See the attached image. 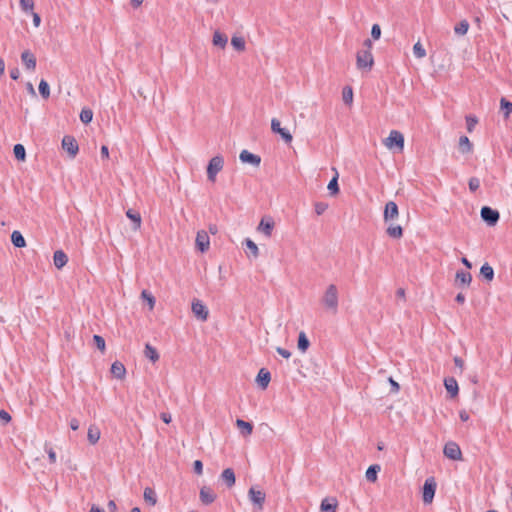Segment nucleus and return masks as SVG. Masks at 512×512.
I'll list each match as a JSON object with an SVG mask.
<instances>
[{
	"instance_id": "36",
	"label": "nucleus",
	"mask_w": 512,
	"mask_h": 512,
	"mask_svg": "<svg viewBox=\"0 0 512 512\" xmlns=\"http://www.w3.org/2000/svg\"><path fill=\"white\" fill-rule=\"evenodd\" d=\"M459 147L462 153H469L472 150V144L467 136L459 138Z\"/></svg>"
},
{
	"instance_id": "20",
	"label": "nucleus",
	"mask_w": 512,
	"mask_h": 512,
	"mask_svg": "<svg viewBox=\"0 0 512 512\" xmlns=\"http://www.w3.org/2000/svg\"><path fill=\"white\" fill-rule=\"evenodd\" d=\"M337 500L332 499H323L320 505L321 512H336L337 510Z\"/></svg>"
},
{
	"instance_id": "63",
	"label": "nucleus",
	"mask_w": 512,
	"mask_h": 512,
	"mask_svg": "<svg viewBox=\"0 0 512 512\" xmlns=\"http://www.w3.org/2000/svg\"><path fill=\"white\" fill-rule=\"evenodd\" d=\"M100 153H101V156H102L103 158H108V157H109V149H108V147H107V146H105V145H103V146L101 147V151H100Z\"/></svg>"
},
{
	"instance_id": "40",
	"label": "nucleus",
	"mask_w": 512,
	"mask_h": 512,
	"mask_svg": "<svg viewBox=\"0 0 512 512\" xmlns=\"http://www.w3.org/2000/svg\"><path fill=\"white\" fill-rule=\"evenodd\" d=\"M500 108L504 113V117L508 118L512 113V102L506 100L505 98H501L500 100Z\"/></svg>"
},
{
	"instance_id": "57",
	"label": "nucleus",
	"mask_w": 512,
	"mask_h": 512,
	"mask_svg": "<svg viewBox=\"0 0 512 512\" xmlns=\"http://www.w3.org/2000/svg\"><path fill=\"white\" fill-rule=\"evenodd\" d=\"M276 351H277V353H278L279 355H281L283 358L288 359V358H290V356H291V352H290L289 350L285 349V348L278 347V348L276 349Z\"/></svg>"
},
{
	"instance_id": "29",
	"label": "nucleus",
	"mask_w": 512,
	"mask_h": 512,
	"mask_svg": "<svg viewBox=\"0 0 512 512\" xmlns=\"http://www.w3.org/2000/svg\"><path fill=\"white\" fill-rule=\"evenodd\" d=\"M378 464L370 465L366 470L365 477L369 482H375L377 480L378 472L380 471Z\"/></svg>"
},
{
	"instance_id": "18",
	"label": "nucleus",
	"mask_w": 512,
	"mask_h": 512,
	"mask_svg": "<svg viewBox=\"0 0 512 512\" xmlns=\"http://www.w3.org/2000/svg\"><path fill=\"white\" fill-rule=\"evenodd\" d=\"M221 479L225 482L228 488L235 485L236 477L235 472L232 468H226L221 474Z\"/></svg>"
},
{
	"instance_id": "25",
	"label": "nucleus",
	"mask_w": 512,
	"mask_h": 512,
	"mask_svg": "<svg viewBox=\"0 0 512 512\" xmlns=\"http://www.w3.org/2000/svg\"><path fill=\"white\" fill-rule=\"evenodd\" d=\"M386 233L393 239H400L403 236V228L400 225L390 224L386 229Z\"/></svg>"
},
{
	"instance_id": "27",
	"label": "nucleus",
	"mask_w": 512,
	"mask_h": 512,
	"mask_svg": "<svg viewBox=\"0 0 512 512\" xmlns=\"http://www.w3.org/2000/svg\"><path fill=\"white\" fill-rule=\"evenodd\" d=\"M333 170L335 171V175L329 181L327 189L331 195H336L339 193V184H338L339 174L335 168H333Z\"/></svg>"
},
{
	"instance_id": "1",
	"label": "nucleus",
	"mask_w": 512,
	"mask_h": 512,
	"mask_svg": "<svg viewBox=\"0 0 512 512\" xmlns=\"http://www.w3.org/2000/svg\"><path fill=\"white\" fill-rule=\"evenodd\" d=\"M323 306L333 314L338 312L339 295L336 285L330 284L322 297Z\"/></svg>"
},
{
	"instance_id": "48",
	"label": "nucleus",
	"mask_w": 512,
	"mask_h": 512,
	"mask_svg": "<svg viewBox=\"0 0 512 512\" xmlns=\"http://www.w3.org/2000/svg\"><path fill=\"white\" fill-rule=\"evenodd\" d=\"M231 44L238 51H242L245 49V41L242 37H232Z\"/></svg>"
},
{
	"instance_id": "41",
	"label": "nucleus",
	"mask_w": 512,
	"mask_h": 512,
	"mask_svg": "<svg viewBox=\"0 0 512 512\" xmlns=\"http://www.w3.org/2000/svg\"><path fill=\"white\" fill-rule=\"evenodd\" d=\"M39 93L44 99H48L50 96V86L48 82L42 79L39 83Z\"/></svg>"
},
{
	"instance_id": "9",
	"label": "nucleus",
	"mask_w": 512,
	"mask_h": 512,
	"mask_svg": "<svg viewBox=\"0 0 512 512\" xmlns=\"http://www.w3.org/2000/svg\"><path fill=\"white\" fill-rule=\"evenodd\" d=\"M192 312L195 317L201 321H206L209 315L208 308L200 300H194L192 302Z\"/></svg>"
},
{
	"instance_id": "12",
	"label": "nucleus",
	"mask_w": 512,
	"mask_h": 512,
	"mask_svg": "<svg viewBox=\"0 0 512 512\" xmlns=\"http://www.w3.org/2000/svg\"><path fill=\"white\" fill-rule=\"evenodd\" d=\"M248 496L250 501L257 505L259 509L263 508V504L265 502V493L261 490H256L255 488L251 487L248 491Z\"/></svg>"
},
{
	"instance_id": "50",
	"label": "nucleus",
	"mask_w": 512,
	"mask_h": 512,
	"mask_svg": "<svg viewBox=\"0 0 512 512\" xmlns=\"http://www.w3.org/2000/svg\"><path fill=\"white\" fill-rule=\"evenodd\" d=\"M93 342L95 344V346L101 351V352H104L105 351V340L102 336L100 335H94L93 336Z\"/></svg>"
},
{
	"instance_id": "8",
	"label": "nucleus",
	"mask_w": 512,
	"mask_h": 512,
	"mask_svg": "<svg viewBox=\"0 0 512 512\" xmlns=\"http://www.w3.org/2000/svg\"><path fill=\"white\" fill-rule=\"evenodd\" d=\"M62 147L65 151H67L71 158H74L79 151V146L76 139L70 135H66L63 137Z\"/></svg>"
},
{
	"instance_id": "21",
	"label": "nucleus",
	"mask_w": 512,
	"mask_h": 512,
	"mask_svg": "<svg viewBox=\"0 0 512 512\" xmlns=\"http://www.w3.org/2000/svg\"><path fill=\"white\" fill-rule=\"evenodd\" d=\"M274 228V222L272 219H262L258 226V230L261 231L265 236L270 237Z\"/></svg>"
},
{
	"instance_id": "5",
	"label": "nucleus",
	"mask_w": 512,
	"mask_h": 512,
	"mask_svg": "<svg viewBox=\"0 0 512 512\" xmlns=\"http://www.w3.org/2000/svg\"><path fill=\"white\" fill-rule=\"evenodd\" d=\"M385 146L389 149L397 148L403 150L404 148V136L397 130H392L389 136L385 140Z\"/></svg>"
},
{
	"instance_id": "31",
	"label": "nucleus",
	"mask_w": 512,
	"mask_h": 512,
	"mask_svg": "<svg viewBox=\"0 0 512 512\" xmlns=\"http://www.w3.org/2000/svg\"><path fill=\"white\" fill-rule=\"evenodd\" d=\"M480 275L490 282L494 278V269L488 263H485L480 268Z\"/></svg>"
},
{
	"instance_id": "46",
	"label": "nucleus",
	"mask_w": 512,
	"mask_h": 512,
	"mask_svg": "<svg viewBox=\"0 0 512 512\" xmlns=\"http://www.w3.org/2000/svg\"><path fill=\"white\" fill-rule=\"evenodd\" d=\"M343 101L345 104H351L353 101V90L350 86H345L342 91Z\"/></svg>"
},
{
	"instance_id": "4",
	"label": "nucleus",
	"mask_w": 512,
	"mask_h": 512,
	"mask_svg": "<svg viewBox=\"0 0 512 512\" xmlns=\"http://www.w3.org/2000/svg\"><path fill=\"white\" fill-rule=\"evenodd\" d=\"M436 488H437V483H436L434 477H428L425 480L423 489H422V499H423L424 504L432 503L434 496H435Z\"/></svg>"
},
{
	"instance_id": "42",
	"label": "nucleus",
	"mask_w": 512,
	"mask_h": 512,
	"mask_svg": "<svg viewBox=\"0 0 512 512\" xmlns=\"http://www.w3.org/2000/svg\"><path fill=\"white\" fill-rule=\"evenodd\" d=\"M93 119V111L89 108H83L80 112V120L84 124H89Z\"/></svg>"
},
{
	"instance_id": "19",
	"label": "nucleus",
	"mask_w": 512,
	"mask_h": 512,
	"mask_svg": "<svg viewBox=\"0 0 512 512\" xmlns=\"http://www.w3.org/2000/svg\"><path fill=\"white\" fill-rule=\"evenodd\" d=\"M53 262L56 268L61 269L67 264L68 257L62 250H57L54 252Z\"/></svg>"
},
{
	"instance_id": "64",
	"label": "nucleus",
	"mask_w": 512,
	"mask_h": 512,
	"mask_svg": "<svg viewBox=\"0 0 512 512\" xmlns=\"http://www.w3.org/2000/svg\"><path fill=\"white\" fill-rule=\"evenodd\" d=\"M90 512H105L103 508L99 507V506H96V505H92L91 509H90Z\"/></svg>"
},
{
	"instance_id": "6",
	"label": "nucleus",
	"mask_w": 512,
	"mask_h": 512,
	"mask_svg": "<svg viewBox=\"0 0 512 512\" xmlns=\"http://www.w3.org/2000/svg\"><path fill=\"white\" fill-rule=\"evenodd\" d=\"M480 214L482 220L489 226L496 225L500 218L499 212L489 206H483Z\"/></svg>"
},
{
	"instance_id": "38",
	"label": "nucleus",
	"mask_w": 512,
	"mask_h": 512,
	"mask_svg": "<svg viewBox=\"0 0 512 512\" xmlns=\"http://www.w3.org/2000/svg\"><path fill=\"white\" fill-rule=\"evenodd\" d=\"M14 156L19 161H24L26 158V150L22 144H16L13 148Z\"/></svg>"
},
{
	"instance_id": "58",
	"label": "nucleus",
	"mask_w": 512,
	"mask_h": 512,
	"mask_svg": "<svg viewBox=\"0 0 512 512\" xmlns=\"http://www.w3.org/2000/svg\"><path fill=\"white\" fill-rule=\"evenodd\" d=\"M10 77L13 80H18L20 77V70L18 68H13L10 70Z\"/></svg>"
},
{
	"instance_id": "24",
	"label": "nucleus",
	"mask_w": 512,
	"mask_h": 512,
	"mask_svg": "<svg viewBox=\"0 0 512 512\" xmlns=\"http://www.w3.org/2000/svg\"><path fill=\"white\" fill-rule=\"evenodd\" d=\"M144 355L146 358H148L151 362L155 363L159 360V353L156 350L155 347H153L151 344L147 343L144 348Z\"/></svg>"
},
{
	"instance_id": "11",
	"label": "nucleus",
	"mask_w": 512,
	"mask_h": 512,
	"mask_svg": "<svg viewBox=\"0 0 512 512\" xmlns=\"http://www.w3.org/2000/svg\"><path fill=\"white\" fill-rule=\"evenodd\" d=\"M399 217L398 205L394 201H389L385 205L383 219L385 222L396 220Z\"/></svg>"
},
{
	"instance_id": "23",
	"label": "nucleus",
	"mask_w": 512,
	"mask_h": 512,
	"mask_svg": "<svg viewBox=\"0 0 512 512\" xmlns=\"http://www.w3.org/2000/svg\"><path fill=\"white\" fill-rule=\"evenodd\" d=\"M196 245L201 252H205L209 248V237L206 233H198L196 237Z\"/></svg>"
},
{
	"instance_id": "45",
	"label": "nucleus",
	"mask_w": 512,
	"mask_h": 512,
	"mask_svg": "<svg viewBox=\"0 0 512 512\" xmlns=\"http://www.w3.org/2000/svg\"><path fill=\"white\" fill-rule=\"evenodd\" d=\"M413 54L416 58H424L426 56V50L420 42H417L413 46Z\"/></svg>"
},
{
	"instance_id": "44",
	"label": "nucleus",
	"mask_w": 512,
	"mask_h": 512,
	"mask_svg": "<svg viewBox=\"0 0 512 512\" xmlns=\"http://www.w3.org/2000/svg\"><path fill=\"white\" fill-rule=\"evenodd\" d=\"M141 298L147 302V304L149 305V308L150 310H152L155 306V303H156V300H155V297L149 293L148 291L146 290H143L141 292Z\"/></svg>"
},
{
	"instance_id": "10",
	"label": "nucleus",
	"mask_w": 512,
	"mask_h": 512,
	"mask_svg": "<svg viewBox=\"0 0 512 512\" xmlns=\"http://www.w3.org/2000/svg\"><path fill=\"white\" fill-rule=\"evenodd\" d=\"M271 129L274 133L279 134L286 143H290L292 141V134L289 130L281 127L280 121L277 118H273L271 120Z\"/></svg>"
},
{
	"instance_id": "39",
	"label": "nucleus",
	"mask_w": 512,
	"mask_h": 512,
	"mask_svg": "<svg viewBox=\"0 0 512 512\" xmlns=\"http://www.w3.org/2000/svg\"><path fill=\"white\" fill-rule=\"evenodd\" d=\"M469 29V22L467 20L460 21L455 27L454 32L457 35H465L468 32Z\"/></svg>"
},
{
	"instance_id": "17",
	"label": "nucleus",
	"mask_w": 512,
	"mask_h": 512,
	"mask_svg": "<svg viewBox=\"0 0 512 512\" xmlns=\"http://www.w3.org/2000/svg\"><path fill=\"white\" fill-rule=\"evenodd\" d=\"M444 386L452 398L458 395L459 387L454 377L446 378L444 380Z\"/></svg>"
},
{
	"instance_id": "26",
	"label": "nucleus",
	"mask_w": 512,
	"mask_h": 512,
	"mask_svg": "<svg viewBox=\"0 0 512 512\" xmlns=\"http://www.w3.org/2000/svg\"><path fill=\"white\" fill-rule=\"evenodd\" d=\"M11 242L16 248H23L26 246V241L21 232L15 230L11 234Z\"/></svg>"
},
{
	"instance_id": "22",
	"label": "nucleus",
	"mask_w": 512,
	"mask_h": 512,
	"mask_svg": "<svg viewBox=\"0 0 512 512\" xmlns=\"http://www.w3.org/2000/svg\"><path fill=\"white\" fill-rule=\"evenodd\" d=\"M111 373L117 379H122L125 376L126 368L121 362L115 361L111 365Z\"/></svg>"
},
{
	"instance_id": "32",
	"label": "nucleus",
	"mask_w": 512,
	"mask_h": 512,
	"mask_svg": "<svg viewBox=\"0 0 512 512\" xmlns=\"http://www.w3.org/2000/svg\"><path fill=\"white\" fill-rule=\"evenodd\" d=\"M100 430L98 427L96 426H90L89 429H88V433H87V438H88V441L91 443V444H96L99 439H100Z\"/></svg>"
},
{
	"instance_id": "59",
	"label": "nucleus",
	"mask_w": 512,
	"mask_h": 512,
	"mask_svg": "<svg viewBox=\"0 0 512 512\" xmlns=\"http://www.w3.org/2000/svg\"><path fill=\"white\" fill-rule=\"evenodd\" d=\"M70 428L74 431L78 430L80 424L79 421L76 418H73L70 420Z\"/></svg>"
},
{
	"instance_id": "16",
	"label": "nucleus",
	"mask_w": 512,
	"mask_h": 512,
	"mask_svg": "<svg viewBox=\"0 0 512 512\" xmlns=\"http://www.w3.org/2000/svg\"><path fill=\"white\" fill-rule=\"evenodd\" d=\"M200 500L203 504L209 505L213 503L216 499V494L210 487L204 486L200 489Z\"/></svg>"
},
{
	"instance_id": "49",
	"label": "nucleus",
	"mask_w": 512,
	"mask_h": 512,
	"mask_svg": "<svg viewBox=\"0 0 512 512\" xmlns=\"http://www.w3.org/2000/svg\"><path fill=\"white\" fill-rule=\"evenodd\" d=\"M465 120H466V127H467L468 132H472L473 129L475 128L476 124L478 123L477 117L474 115H467L465 117Z\"/></svg>"
},
{
	"instance_id": "54",
	"label": "nucleus",
	"mask_w": 512,
	"mask_h": 512,
	"mask_svg": "<svg viewBox=\"0 0 512 512\" xmlns=\"http://www.w3.org/2000/svg\"><path fill=\"white\" fill-rule=\"evenodd\" d=\"M371 36L374 40H378L381 36V28L379 24H373L371 28Z\"/></svg>"
},
{
	"instance_id": "55",
	"label": "nucleus",
	"mask_w": 512,
	"mask_h": 512,
	"mask_svg": "<svg viewBox=\"0 0 512 512\" xmlns=\"http://www.w3.org/2000/svg\"><path fill=\"white\" fill-rule=\"evenodd\" d=\"M0 421L3 424H7V423H9L11 421L10 414L6 410H4V409L0 410Z\"/></svg>"
},
{
	"instance_id": "37",
	"label": "nucleus",
	"mask_w": 512,
	"mask_h": 512,
	"mask_svg": "<svg viewBox=\"0 0 512 512\" xmlns=\"http://www.w3.org/2000/svg\"><path fill=\"white\" fill-rule=\"evenodd\" d=\"M456 280L460 281L464 285H470L472 276L470 272L460 270L456 273Z\"/></svg>"
},
{
	"instance_id": "34",
	"label": "nucleus",
	"mask_w": 512,
	"mask_h": 512,
	"mask_svg": "<svg viewBox=\"0 0 512 512\" xmlns=\"http://www.w3.org/2000/svg\"><path fill=\"white\" fill-rule=\"evenodd\" d=\"M309 345H310V341H309L308 337L306 336V333L304 331H301L298 335V342H297L298 349L301 352H306V350L309 348Z\"/></svg>"
},
{
	"instance_id": "51",
	"label": "nucleus",
	"mask_w": 512,
	"mask_h": 512,
	"mask_svg": "<svg viewBox=\"0 0 512 512\" xmlns=\"http://www.w3.org/2000/svg\"><path fill=\"white\" fill-rule=\"evenodd\" d=\"M469 190L476 192L480 187V180L477 177H471L468 182Z\"/></svg>"
},
{
	"instance_id": "53",
	"label": "nucleus",
	"mask_w": 512,
	"mask_h": 512,
	"mask_svg": "<svg viewBox=\"0 0 512 512\" xmlns=\"http://www.w3.org/2000/svg\"><path fill=\"white\" fill-rule=\"evenodd\" d=\"M45 451L48 454L50 463H55L56 462V453L53 450V448L47 443L45 444Z\"/></svg>"
},
{
	"instance_id": "3",
	"label": "nucleus",
	"mask_w": 512,
	"mask_h": 512,
	"mask_svg": "<svg viewBox=\"0 0 512 512\" xmlns=\"http://www.w3.org/2000/svg\"><path fill=\"white\" fill-rule=\"evenodd\" d=\"M224 159L217 155L210 159L207 166V177L211 182H215L217 174L223 169Z\"/></svg>"
},
{
	"instance_id": "60",
	"label": "nucleus",
	"mask_w": 512,
	"mask_h": 512,
	"mask_svg": "<svg viewBox=\"0 0 512 512\" xmlns=\"http://www.w3.org/2000/svg\"><path fill=\"white\" fill-rule=\"evenodd\" d=\"M459 417L463 422H467L470 418L469 414L465 410H461L459 412Z\"/></svg>"
},
{
	"instance_id": "7",
	"label": "nucleus",
	"mask_w": 512,
	"mask_h": 512,
	"mask_svg": "<svg viewBox=\"0 0 512 512\" xmlns=\"http://www.w3.org/2000/svg\"><path fill=\"white\" fill-rule=\"evenodd\" d=\"M443 453L445 457L451 460H461L462 452L459 445L454 441H449L445 444Z\"/></svg>"
},
{
	"instance_id": "52",
	"label": "nucleus",
	"mask_w": 512,
	"mask_h": 512,
	"mask_svg": "<svg viewBox=\"0 0 512 512\" xmlns=\"http://www.w3.org/2000/svg\"><path fill=\"white\" fill-rule=\"evenodd\" d=\"M328 208V204L325 202H317L314 205L315 213L317 215H322Z\"/></svg>"
},
{
	"instance_id": "61",
	"label": "nucleus",
	"mask_w": 512,
	"mask_h": 512,
	"mask_svg": "<svg viewBox=\"0 0 512 512\" xmlns=\"http://www.w3.org/2000/svg\"><path fill=\"white\" fill-rule=\"evenodd\" d=\"M454 364H455V366L459 367L460 369H463V367H464V361L458 356L454 357Z\"/></svg>"
},
{
	"instance_id": "15",
	"label": "nucleus",
	"mask_w": 512,
	"mask_h": 512,
	"mask_svg": "<svg viewBox=\"0 0 512 512\" xmlns=\"http://www.w3.org/2000/svg\"><path fill=\"white\" fill-rule=\"evenodd\" d=\"M21 60L27 70H35L37 62L36 57L32 52H30L29 50L22 52Z\"/></svg>"
},
{
	"instance_id": "28",
	"label": "nucleus",
	"mask_w": 512,
	"mask_h": 512,
	"mask_svg": "<svg viewBox=\"0 0 512 512\" xmlns=\"http://www.w3.org/2000/svg\"><path fill=\"white\" fill-rule=\"evenodd\" d=\"M143 497H144V500L149 505H151V506L156 505V503H157V495H156V492L154 491V489H152L150 487H146L144 489Z\"/></svg>"
},
{
	"instance_id": "43",
	"label": "nucleus",
	"mask_w": 512,
	"mask_h": 512,
	"mask_svg": "<svg viewBox=\"0 0 512 512\" xmlns=\"http://www.w3.org/2000/svg\"><path fill=\"white\" fill-rule=\"evenodd\" d=\"M245 244H246V247L249 250L250 254L254 258H257L259 255V249H258L257 245L255 244V242L252 241L251 239L247 238V239H245Z\"/></svg>"
},
{
	"instance_id": "35",
	"label": "nucleus",
	"mask_w": 512,
	"mask_h": 512,
	"mask_svg": "<svg viewBox=\"0 0 512 512\" xmlns=\"http://www.w3.org/2000/svg\"><path fill=\"white\" fill-rule=\"evenodd\" d=\"M126 216L133 221L134 229H139L141 226V215L140 213L133 211L132 209H128L126 211Z\"/></svg>"
},
{
	"instance_id": "13",
	"label": "nucleus",
	"mask_w": 512,
	"mask_h": 512,
	"mask_svg": "<svg viewBox=\"0 0 512 512\" xmlns=\"http://www.w3.org/2000/svg\"><path fill=\"white\" fill-rule=\"evenodd\" d=\"M239 159L243 163H248L253 166H259L261 162L260 156L249 152L248 150H242L239 155Z\"/></svg>"
},
{
	"instance_id": "33",
	"label": "nucleus",
	"mask_w": 512,
	"mask_h": 512,
	"mask_svg": "<svg viewBox=\"0 0 512 512\" xmlns=\"http://www.w3.org/2000/svg\"><path fill=\"white\" fill-rule=\"evenodd\" d=\"M236 425L241 430V433L244 436L250 435L252 433V431H253L252 424L247 422V421H244L242 419H237L236 420Z\"/></svg>"
},
{
	"instance_id": "14",
	"label": "nucleus",
	"mask_w": 512,
	"mask_h": 512,
	"mask_svg": "<svg viewBox=\"0 0 512 512\" xmlns=\"http://www.w3.org/2000/svg\"><path fill=\"white\" fill-rule=\"evenodd\" d=\"M271 380V373L266 368H261L256 377V383L261 389H266Z\"/></svg>"
},
{
	"instance_id": "2",
	"label": "nucleus",
	"mask_w": 512,
	"mask_h": 512,
	"mask_svg": "<svg viewBox=\"0 0 512 512\" xmlns=\"http://www.w3.org/2000/svg\"><path fill=\"white\" fill-rule=\"evenodd\" d=\"M374 65L373 54L369 49H361L356 54V66L361 71H370Z\"/></svg>"
},
{
	"instance_id": "30",
	"label": "nucleus",
	"mask_w": 512,
	"mask_h": 512,
	"mask_svg": "<svg viewBox=\"0 0 512 512\" xmlns=\"http://www.w3.org/2000/svg\"><path fill=\"white\" fill-rule=\"evenodd\" d=\"M213 44L220 48H224L228 42V38L225 34L215 31L213 34Z\"/></svg>"
},
{
	"instance_id": "56",
	"label": "nucleus",
	"mask_w": 512,
	"mask_h": 512,
	"mask_svg": "<svg viewBox=\"0 0 512 512\" xmlns=\"http://www.w3.org/2000/svg\"><path fill=\"white\" fill-rule=\"evenodd\" d=\"M193 470L196 474L200 475L203 472V463L200 460H195L193 463Z\"/></svg>"
},
{
	"instance_id": "62",
	"label": "nucleus",
	"mask_w": 512,
	"mask_h": 512,
	"mask_svg": "<svg viewBox=\"0 0 512 512\" xmlns=\"http://www.w3.org/2000/svg\"><path fill=\"white\" fill-rule=\"evenodd\" d=\"M32 16H33V23L36 27H38L40 25V22H41V18L39 16V14L35 13V12H32L31 13Z\"/></svg>"
},
{
	"instance_id": "47",
	"label": "nucleus",
	"mask_w": 512,
	"mask_h": 512,
	"mask_svg": "<svg viewBox=\"0 0 512 512\" xmlns=\"http://www.w3.org/2000/svg\"><path fill=\"white\" fill-rule=\"evenodd\" d=\"M20 7L25 13H32L34 9V1L33 0H20Z\"/></svg>"
}]
</instances>
